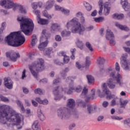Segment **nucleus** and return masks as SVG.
<instances>
[{
    "label": "nucleus",
    "mask_w": 130,
    "mask_h": 130,
    "mask_svg": "<svg viewBox=\"0 0 130 130\" xmlns=\"http://www.w3.org/2000/svg\"><path fill=\"white\" fill-rule=\"evenodd\" d=\"M0 122L3 124H7V126L13 124L17 125L18 129H21V117L17 114L15 110L8 105H4L0 107Z\"/></svg>",
    "instance_id": "obj_1"
},
{
    "label": "nucleus",
    "mask_w": 130,
    "mask_h": 130,
    "mask_svg": "<svg viewBox=\"0 0 130 130\" xmlns=\"http://www.w3.org/2000/svg\"><path fill=\"white\" fill-rule=\"evenodd\" d=\"M101 75L103 76H109L110 78L107 82V84L109 88L110 89H114L115 88V81L117 82V84H118L119 86H122V77L121 75L118 73L115 76V73L114 72V69L112 67H109L106 70L102 69L100 71Z\"/></svg>",
    "instance_id": "obj_2"
},
{
    "label": "nucleus",
    "mask_w": 130,
    "mask_h": 130,
    "mask_svg": "<svg viewBox=\"0 0 130 130\" xmlns=\"http://www.w3.org/2000/svg\"><path fill=\"white\" fill-rule=\"evenodd\" d=\"M69 89L67 88H62L61 86H58L53 90V93L54 95V100L58 101L63 97L64 94H68L71 95L73 92H77L79 93L82 91L83 87L81 85H78L76 88L74 86V83L71 82L69 84Z\"/></svg>",
    "instance_id": "obj_3"
},
{
    "label": "nucleus",
    "mask_w": 130,
    "mask_h": 130,
    "mask_svg": "<svg viewBox=\"0 0 130 130\" xmlns=\"http://www.w3.org/2000/svg\"><path fill=\"white\" fill-rule=\"evenodd\" d=\"M66 26L68 30H71V32L74 34L78 33L79 35H83L86 30V31L93 30V26H90L85 28V26L81 25V23L79 22V19L77 17H74L68 21Z\"/></svg>",
    "instance_id": "obj_4"
},
{
    "label": "nucleus",
    "mask_w": 130,
    "mask_h": 130,
    "mask_svg": "<svg viewBox=\"0 0 130 130\" xmlns=\"http://www.w3.org/2000/svg\"><path fill=\"white\" fill-rule=\"evenodd\" d=\"M4 40L10 46L19 47L25 43V37L22 35V31H19L11 32Z\"/></svg>",
    "instance_id": "obj_5"
},
{
    "label": "nucleus",
    "mask_w": 130,
    "mask_h": 130,
    "mask_svg": "<svg viewBox=\"0 0 130 130\" xmlns=\"http://www.w3.org/2000/svg\"><path fill=\"white\" fill-rule=\"evenodd\" d=\"M17 21L20 22L21 32L26 36L31 35V32L34 29V23L31 19L24 17H18Z\"/></svg>",
    "instance_id": "obj_6"
},
{
    "label": "nucleus",
    "mask_w": 130,
    "mask_h": 130,
    "mask_svg": "<svg viewBox=\"0 0 130 130\" xmlns=\"http://www.w3.org/2000/svg\"><path fill=\"white\" fill-rule=\"evenodd\" d=\"M75 100L72 99L68 100L67 107L60 108L57 110V115L61 119H67L71 115L70 111L75 107Z\"/></svg>",
    "instance_id": "obj_7"
},
{
    "label": "nucleus",
    "mask_w": 130,
    "mask_h": 130,
    "mask_svg": "<svg viewBox=\"0 0 130 130\" xmlns=\"http://www.w3.org/2000/svg\"><path fill=\"white\" fill-rule=\"evenodd\" d=\"M29 69L34 78L37 79L38 73L44 70V60L42 58H38L32 64L29 66Z\"/></svg>",
    "instance_id": "obj_8"
},
{
    "label": "nucleus",
    "mask_w": 130,
    "mask_h": 130,
    "mask_svg": "<svg viewBox=\"0 0 130 130\" xmlns=\"http://www.w3.org/2000/svg\"><path fill=\"white\" fill-rule=\"evenodd\" d=\"M102 90L104 93L107 95V99H114L111 102V106H115V105H118V101H119V99L117 96L114 97V95L111 94V92L109 91V89L107 87V85L106 83H104L102 85Z\"/></svg>",
    "instance_id": "obj_9"
},
{
    "label": "nucleus",
    "mask_w": 130,
    "mask_h": 130,
    "mask_svg": "<svg viewBox=\"0 0 130 130\" xmlns=\"http://www.w3.org/2000/svg\"><path fill=\"white\" fill-rule=\"evenodd\" d=\"M46 30L44 29L42 31L43 35L41 36L40 41V44L38 46V48L39 50L42 51L45 47H46L48 44V38L46 37Z\"/></svg>",
    "instance_id": "obj_10"
},
{
    "label": "nucleus",
    "mask_w": 130,
    "mask_h": 130,
    "mask_svg": "<svg viewBox=\"0 0 130 130\" xmlns=\"http://www.w3.org/2000/svg\"><path fill=\"white\" fill-rule=\"evenodd\" d=\"M86 87V86H84L80 96L81 98H85L86 102H88L90 100H93V99L95 98V89H92L91 90V95L90 96H87V94L88 93V89H87Z\"/></svg>",
    "instance_id": "obj_11"
},
{
    "label": "nucleus",
    "mask_w": 130,
    "mask_h": 130,
    "mask_svg": "<svg viewBox=\"0 0 130 130\" xmlns=\"http://www.w3.org/2000/svg\"><path fill=\"white\" fill-rule=\"evenodd\" d=\"M127 58V54L126 53L123 54L121 57V65L124 71H130V62Z\"/></svg>",
    "instance_id": "obj_12"
},
{
    "label": "nucleus",
    "mask_w": 130,
    "mask_h": 130,
    "mask_svg": "<svg viewBox=\"0 0 130 130\" xmlns=\"http://www.w3.org/2000/svg\"><path fill=\"white\" fill-rule=\"evenodd\" d=\"M106 38L107 40H110V44L111 46L115 45L116 42H115V40H114V35L109 29L107 30Z\"/></svg>",
    "instance_id": "obj_13"
},
{
    "label": "nucleus",
    "mask_w": 130,
    "mask_h": 130,
    "mask_svg": "<svg viewBox=\"0 0 130 130\" xmlns=\"http://www.w3.org/2000/svg\"><path fill=\"white\" fill-rule=\"evenodd\" d=\"M0 5L2 7H4L5 5V9H12L15 6L13 0H1Z\"/></svg>",
    "instance_id": "obj_14"
},
{
    "label": "nucleus",
    "mask_w": 130,
    "mask_h": 130,
    "mask_svg": "<svg viewBox=\"0 0 130 130\" xmlns=\"http://www.w3.org/2000/svg\"><path fill=\"white\" fill-rule=\"evenodd\" d=\"M7 57H9L12 61H17V59L20 57V54L16 52H7Z\"/></svg>",
    "instance_id": "obj_15"
},
{
    "label": "nucleus",
    "mask_w": 130,
    "mask_h": 130,
    "mask_svg": "<svg viewBox=\"0 0 130 130\" xmlns=\"http://www.w3.org/2000/svg\"><path fill=\"white\" fill-rule=\"evenodd\" d=\"M121 5L124 11H129L127 16L130 17V5L127 0H121Z\"/></svg>",
    "instance_id": "obj_16"
},
{
    "label": "nucleus",
    "mask_w": 130,
    "mask_h": 130,
    "mask_svg": "<svg viewBox=\"0 0 130 130\" xmlns=\"http://www.w3.org/2000/svg\"><path fill=\"white\" fill-rule=\"evenodd\" d=\"M4 85L8 89L13 88V81L9 77L4 79Z\"/></svg>",
    "instance_id": "obj_17"
},
{
    "label": "nucleus",
    "mask_w": 130,
    "mask_h": 130,
    "mask_svg": "<svg viewBox=\"0 0 130 130\" xmlns=\"http://www.w3.org/2000/svg\"><path fill=\"white\" fill-rule=\"evenodd\" d=\"M61 30L60 28V25L58 23H52L51 26V30L54 33L56 32H59Z\"/></svg>",
    "instance_id": "obj_18"
},
{
    "label": "nucleus",
    "mask_w": 130,
    "mask_h": 130,
    "mask_svg": "<svg viewBox=\"0 0 130 130\" xmlns=\"http://www.w3.org/2000/svg\"><path fill=\"white\" fill-rule=\"evenodd\" d=\"M55 1L53 0H49L47 2L46 4L44 6V8L45 10H50L51 8L53 7V5H54Z\"/></svg>",
    "instance_id": "obj_19"
},
{
    "label": "nucleus",
    "mask_w": 130,
    "mask_h": 130,
    "mask_svg": "<svg viewBox=\"0 0 130 130\" xmlns=\"http://www.w3.org/2000/svg\"><path fill=\"white\" fill-rule=\"evenodd\" d=\"M97 110V106L95 105H87V111L88 112V113H94L95 112V111Z\"/></svg>",
    "instance_id": "obj_20"
},
{
    "label": "nucleus",
    "mask_w": 130,
    "mask_h": 130,
    "mask_svg": "<svg viewBox=\"0 0 130 130\" xmlns=\"http://www.w3.org/2000/svg\"><path fill=\"white\" fill-rule=\"evenodd\" d=\"M58 55H59V56H63L64 63H68L69 61H70V57L67 56V55H66V53L62 51L59 52Z\"/></svg>",
    "instance_id": "obj_21"
},
{
    "label": "nucleus",
    "mask_w": 130,
    "mask_h": 130,
    "mask_svg": "<svg viewBox=\"0 0 130 130\" xmlns=\"http://www.w3.org/2000/svg\"><path fill=\"white\" fill-rule=\"evenodd\" d=\"M38 116L42 121L45 120V116L40 108L38 109Z\"/></svg>",
    "instance_id": "obj_22"
},
{
    "label": "nucleus",
    "mask_w": 130,
    "mask_h": 130,
    "mask_svg": "<svg viewBox=\"0 0 130 130\" xmlns=\"http://www.w3.org/2000/svg\"><path fill=\"white\" fill-rule=\"evenodd\" d=\"M37 20L38 24H40V25H47L49 23V21L48 20L42 19L40 17L38 18V19Z\"/></svg>",
    "instance_id": "obj_23"
},
{
    "label": "nucleus",
    "mask_w": 130,
    "mask_h": 130,
    "mask_svg": "<svg viewBox=\"0 0 130 130\" xmlns=\"http://www.w3.org/2000/svg\"><path fill=\"white\" fill-rule=\"evenodd\" d=\"M115 26L116 27H117L118 28H119L120 30H123L124 31H128L129 30V28L127 27V26H123L118 22L115 23Z\"/></svg>",
    "instance_id": "obj_24"
},
{
    "label": "nucleus",
    "mask_w": 130,
    "mask_h": 130,
    "mask_svg": "<svg viewBox=\"0 0 130 130\" xmlns=\"http://www.w3.org/2000/svg\"><path fill=\"white\" fill-rule=\"evenodd\" d=\"M33 130H39V122L38 120H36L34 122L31 126Z\"/></svg>",
    "instance_id": "obj_25"
},
{
    "label": "nucleus",
    "mask_w": 130,
    "mask_h": 130,
    "mask_svg": "<svg viewBox=\"0 0 130 130\" xmlns=\"http://www.w3.org/2000/svg\"><path fill=\"white\" fill-rule=\"evenodd\" d=\"M124 17V16L122 14H118L117 13H115L113 15V19H117V20H122Z\"/></svg>",
    "instance_id": "obj_26"
},
{
    "label": "nucleus",
    "mask_w": 130,
    "mask_h": 130,
    "mask_svg": "<svg viewBox=\"0 0 130 130\" xmlns=\"http://www.w3.org/2000/svg\"><path fill=\"white\" fill-rule=\"evenodd\" d=\"M76 45L81 50L84 49V45H83V42H82V41L79 39H77Z\"/></svg>",
    "instance_id": "obj_27"
},
{
    "label": "nucleus",
    "mask_w": 130,
    "mask_h": 130,
    "mask_svg": "<svg viewBox=\"0 0 130 130\" xmlns=\"http://www.w3.org/2000/svg\"><path fill=\"white\" fill-rule=\"evenodd\" d=\"M37 43V37L36 35H34L31 37V46H34L35 45H36V44Z\"/></svg>",
    "instance_id": "obj_28"
},
{
    "label": "nucleus",
    "mask_w": 130,
    "mask_h": 130,
    "mask_svg": "<svg viewBox=\"0 0 130 130\" xmlns=\"http://www.w3.org/2000/svg\"><path fill=\"white\" fill-rule=\"evenodd\" d=\"M119 101L120 102L121 107L123 108H124L125 106H126V104L128 103V101L127 100H122L121 99H119Z\"/></svg>",
    "instance_id": "obj_29"
},
{
    "label": "nucleus",
    "mask_w": 130,
    "mask_h": 130,
    "mask_svg": "<svg viewBox=\"0 0 130 130\" xmlns=\"http://www.w3.org/2000/svg\"><path fill=\"white\" fill-rule=\"evenodd\" d=\"M110 13V7L108 6H105L104 9V14L105 16H108Z\"/></svg>",
    "instance_id": "obj_30"
},
{
    "label": "nucleus",
    "mask_w": 130,
    "mask_h": 130,
    "mask_svg": "<svg viewBox=\"0 0 130 130\" xmlns=\"http://www.w3.org/2000/svg\"><path fill=\"white\" fill-rule=\"evenodd\" d=\"M61 12L63 15H66V16H70V13L71 11L70 10L64 8L62 7L61 9Z\"/></svg>",
    "instance_id": "obj_31"
},
{
    "label": "nucleus",
    "mask_w": 130,
    "mask_h": 130,
    "mask_svg": "<svg viewBox=\"0 0 130 130\" xmlns=\"http://www.w3.org/2000/svg\"><path fill=\"white\" fill-rule=\"evenodd\" d=\"M84 6L86 9V10H87V11H88V12H90V11H91V10H92V6L90 5V4L87 2H84Z\"/></svg>",
    "instance_id": "obj_32"
},
{
    "label": "nucleus",
    "mask_w": 130,
    "mask_h": 130,
    "mask_svg": "<svg viewBox=\"0 0 130 130\" xmlns=\"http://www.w3.org/2000/svg\"><path fill=\"white\" fill-rule=\"evenodd\" d=\"M61 35L62 37H68V36L71 35V31L64 30L61 32Z\"/></svg>",
    "instance_id": "obj_33"
},
{
    "label": "nucleus",
    "mask_w": 130,
    "mask_h": 130,
    "mask_svg": "<svg viewBox=\"0 0 130 130\" xmlns=\"http://www.w3.org/2000/svg\"><path fill=\"white\" fill-rule=\"evenodd\" d=\"M94 22L96 23H102L104 21L105 19L103 17H95L93 18Z\"/></svg>",
    "instance_id": "obj_34"
},
{
    "label": "nucleus",
    "mask_w": 130,
    "mask_h": 130,
    "mask_svg": "<svg viewBox=\"0 0 130 130\" xmlns=\"http://www.w3.org/2000/svg\"><path fill=\"white\" fill-rule=\"evenodd\" d=\"M87 79L88 80V84L90 85L92 83H94V77L91 75H87Z\"/></svg>",
    "instance_id": "obj_35"
},
{
    "label": "nucleus",
    "mask_w": 130,
    "mask_h": 130,
    "mask_svg": "<svg viewBox=\"0 0 130 130\" xmlns=\"http://www.w3.org/2000/svg\"><path fill=\"white\" fill-rule=\"evenodd\" d=\"M16 103L17 104V105L20 107L21 108V110L22 112H24L25 111V109L24 108V106H23V104H22V103L21 102V101L17 100L16 101Z\"/></svg>",
    "instance_id": "obj_36"
},
{
    "label": "nucleus",
    "mask_w": 130,
    "mask_h": 130,
    "mask_svg": "<svg viewBox=\"0 0 130 130\" xmlns=\"http://www.w3.org/2000/svg\"><path fill=\"white\" fill-rule=\"evenodd\" d=\"M85 45L86 47L88 48V49L90 50V51L92 52L94 51V49H93V47H92V45H91V44L89 42H87L85 44Z\"/></svg>",
    "instance_id": "obj_37"
},
{
    "label": "nucleus",
    "mask_w": 130,
    "mask_h": 130,
    "mask_svg": "<svg viewBox=\"0 0 130 130\" xmlns=\"http://www.w3.org/2000/svg\"><path fill=\"white\" fill-rule=\"evenodd\" d=\"M42 14L44 17L47 18L48 19H51L52 18V17L50 15L48 14V13H47V11L46 10H44V11H43Z\"/></svg>",
    "instance_id": "obj_38"
},
{
    "label": "nucleus",
    "mask_w": 130,
    "mask_h": 130,
    "mask_svg": "<svg viewBox=\"0 0 130 130\" xmlns=\"http://www.w3.org/2000/svg\"><path fill=\"white\" fill-rule=\"evenodd\" d=\"M97 62L99 64H104V62H105V60L104 58L100 57L97 60Z\"/></svg>",
    "instance_id": "obj_39"
},
{
    "label": "nucleus",
    "mask_w": 130,
    "mask_h": 130,
    "mask_svg": "<svg viewBox=\"0 0 130 130\" xmlns=\"http://www.w3.org/2000/svg\"><path fill=\"white\" fill-rule=\"evenodd\" d=\"M52 52V48H48L45 52V55H49Z\"/></svg>",
    "instance_id": "obj_40"
},
{
    "label": "nucleus",
    "mask_w": 130,
    "mask_h": 130,
    "mask_svg": "<svg viewBox=\"0 0 130 130\" xmlns=\"http://www.w3.org/2000/svg\"><path fill=\"white\" fill-rule=\"evenodd\" d=\"M6 27H7V23H6V22H3L2 23V26L0 28V32H1V33H3V32H4V30L6 29Z\"/></svg>",
    "instance_id": "obj_41"
},
{
    "label": "nucleus",
    "mask_w": 130,
    "mask_h": 130,
    "mask_svg": "<svg viewBox=\"0 0 130 130\" xmlns=\"http://www.w3.org/2000/svg\"><path fill=\"white\" fill-rule=\"evenodd\" d=\"M76 50H77L76 49V48L71 49L70 50V51L72 53V55L71 56V59H75V52H76Z\"/></svg>",
    "instance_id": "obj_42"
},
{
    "label": "nucleus",
    "mask_w": 130,
    "mask_h": 130,
    "mask_svg": "<svg viewBox=\"0 0 130 130\" xmlns=\"http://www.w3.org/2000/svg\"><path fill=\"white\" fill-rule=\"evenodd\" d=\"M19 11L20 12V13H21V14H26V13H27L26 9H25V8H24L22 6H19Z\"/></svg>",
    "instance_id": "obj_43"
},
{
    "label": "nucleus",
    "mask_w": 130,
    "mask_h": 130,
    "mask_svg": "<svg viewBox=\"0 0 130 130\" xmlns=\"http://www.w3.org/2000/svg\"><path fill=\"white\" fill-rule=\"evenodd\" d=\"M86 67H89L91 64V62L90 61V57L86 56L85 58Z\"/></svg>",
    "instance_id": "obj_44"
},
{
    "label": "nucleus",
    "mask_w": 130,
    "mask_h": 130,
    "mask_svg": "<svg viewBox=\"0 0 130 130\" xmlns=\"http://www.w3.org/2000/svg\"><path fill=\"white\" fill-rule=\"evenodd\" d=\"M33 13L35 14V15H36L37 16V20H38V18H40V11L39 10H34L33 11Z\"/></svg>",
    "instance_id": "obj_45"
},
{
    "label": "nucleus",
    "mask_w": 130,
    "mask_h": 130,
    "mask_svg": "<svg viewBox=\"0 0 130 130\" xmlns=\"http://www.w3.org/2000/svg\"><path fill=\"white\" fill-rule=\"evenodd\" d=\"M0 99L2 100V101H3V102H9V100L8 98H6L2 95H0Z\"/></svg>",
    "instance_id": "obj_46"
},
{
    "label": "nucleus",
    "mask_w": 130,
    "mask_h": 130,
    "mask_svg": "<svg viewBox=\"0 0 130 130\" xmlns=\"http://www.w3.org/2000/svg\"><path fill=\"white\" fill-rule=\"evenodd\" d=\"M77 102L78 103V106L81 105L82 107H86V103H85L83 101L78 100Z\"/></svg>",
    "instance_id": "obj_47"
},
{
    "label": "nucleus",
    "mask_w": 130,
    "mask_h": 130,
    "mask_svg": "<svg viewBox=\"0 0 130 130\" xmlns=\"http://www.w3.org/2000/svg\"><path fill=\"white\" fill-rule=\"evenodd\" d=\"M60 83V78H56L53 81V85H58Z\"/></svg>",
    "instance_id": "obj_48"
},
{
    "label": "nucleus",
    "mask_w": 130,
    "mask_h": 130,
    "mask_svg": "<svg viewBox=\"0 0 130 130\" xmlns=\"http://www.w3.org/2000/svg\"><path fill=\"white\" fill-rule=\"evenodd\" d=\"M35 93L36 94H39L40 95H42L43 94V92H42V90L40 88H38L36 90H35Z\"/></svg>",
    "instance_id": "obj_49"
},
{
    "label": "nucleus",
    "mask_w": 130,
    "mask_h": 130,
    "mask_svg": "<svg viewBox=\"0 0 130 130\" xmlns=\"http://www.w3.org/2000/svg\"><path fill=\"white\" fill-rule=\"evenodd\" d=\"M124 124L130 127V119H126L124 120Z\"/></svg>",
    "instance_id": "obj_50"
},
{
    "label": "nucleus",
    "mask_w": 130,
    "mask_h": 130,
    "mask_svg": "<svg viewBox=\"0 0 130 130\" xmlns=\"http://www.w3.org/2000/svg\"><path fill=\"white\" fill-rule=\"evenodd\" d=\"M38 7V3L37 2H34L31 3V7L34 10H36Z\"/></svg>",
    "instance_id": "obj_51"
},
{
    "label": "nucleus",
    "mask_w": 130,
    "mask_h": 130,
    "mask_svg": "<svg viewBox=\"0 0 130 130\" xmlns=\"http://www.w3.org/2000/svg\"><path fill=\"white\" fill-rule=\"evenodd\" d=\"M80 22H79L80 23L81 25H83V24H85V17L83 16H81L80 18Z\"/></svg>",
    "instance_id": "obj_52"
},
{
    "label": "nucleus",
    "mask_w": 130,
    "mask_h": 130,
    "mask_svg": "<svg viewBox=\"0 0 130 130\" xmlns=\"http://www.w3.org/2000/svg\"><path fill=\"white\" fill-rule=\"evenodd\" d=\"M54 8L55 11H60L61 12V9H62L63 7H61L57 5H55Z\"/></svg>",
    "instance_id": "obj_53"
},
{
    "label": "nucleus",
    "mask_w": 130,
    "mask_h": 130,
    "mask_svg": "<svg viewBox=\"0 0 130 130\" xmlns=\"http://www.w3.org/2000/svg\"><path fill=\"white\" fill-rule=\"evenodd\" d=\"M115 70L117 72H119L120 71V67L118 62H116L115 63Z\"/></svg>",
    "instance_id": "obj_54"
},
{
    "label": "nucleus",
    "mask_w": 130,
    "mask_h": 130,
    "mask_svg": "<svg viewBox=\"0 0 130 130\" xmlns=\"http://www.w3.org/2000/svg\"><path fill=\"white\" fill-rule=\"evenodd\" d=\"M83 16L84 14L81 12H78L76 14V17H77V18H81V17H83Z\"/></svg>",
    "instance_id": "obj_55"
},
{
    "label": "nucleus",
    "mask_w": 130,
    "mask_h": 130,
    "mask_svg": "<svg viewBox=\"0 0 130 130\" xmlns=\"http://www.w3.org/2000/svg\"><path fill=\"white\" fill-rule=\"evenodd\" d=\"M102 105L103 107H105V108H106L108 105H109V103L107 101H104L103 102Z\"/></svg>",
    "instance_id": "obj_56"
},
{
    "label": "nucleus",
    "mask_w": 130,
    "mask_h": 130,
    "mask_svg": "<svg viewBox=\"0 0 130 130\" xmlns=\"http://www.w3.org/2000/svg\"><path fill=\"white\" fill-rule=\"evenodd\" d=\"M123 48L125 52H127V53L130 54V48L123 47Z\"/></svg>",
    "instance_id": "obj_57"
},
{
    "label": "nucleus",
    "mask_w": 130,
    "mask_h": 130,
    "mask_svg": "<svg viewBox=\"0 0 130 130\" xmlns=\"http://www.w3.org/2000/svg\"><path fill=\"white\" fill-rule=\"evenodd\" d=\"M55 39L56 41H61V37L59 35L55 36Z\"/></svg>",
    "instance_id": "obj_58"
},
{
    "label": "nucleus",
    "mask_w": 130,
    "mask_h": 130,
    "mask_svg": "<svg viewBox=\"0 0 130 130\" xmlns=\"http://www.w3.org/2000/svg\"><path fill=\"white\" fill-rule=\"evenodd\" d=\"M111 118H112V119H116L117 120H120L122 119V118H120L119 117L117 116H111Z\"/></svg>",
    "instance_id": "obj_59"
},
{
    "label": "nucleus",
    "mask_w": 130,
    "mask_h": 130,
    "mask_svg": "<svg viewBox=\"0 0 130 130\" xmlns=\"http://www.w3.org/2000/svg\"><path fill=\"white\" fill-rule=\"evenodd\" d=\"M98 4L100 8H103V0H99Z\"/></svg>",
    "instance_id": "obj_60"
},
{
    "label": "nucleus",
    "mask_w": 130,
    "mask_h": 130,
    "mask_svg": "<svg viewBox=\"0 0 130 130\" xmlns=\"http://www.w3.org/2000/svg\"><path fill=\"white\" fill-rule=\"evenodd\" d=\"M92 17H96L97 16V10H94L91 14Z\"/></svg>",
    "instance_id": "obj_61"
},
{
    "label": "nucleus",
    "mask_w": 130,
    "mask_h": 130,
    "mask_svg": "<svg viewBox=\"0 0 130 130\" xmlns=\"http://www.w3.org/2000/svg\"><path fill=\"white\" fill-rule=\"evenodd\" d=\"M76 67L78 68L79 70H82V69H83V66L80 65L79 62H76Z\"/></svg>",
    "instance_id": "obj_62"
},
{
    "label": "nucleus",
    "mask_w": 130,
    "mask_h": 130,
    "mask_svg": "<svg viewBox=\"0 0 130 130\" xmlns=\"http://www.w3.org/2000/svg\"><path fill=\"white\" fill-rule=\"evenodd\" d=\"M26 77V70H24L22 72V79H23Z\"/></svg>",
    "instance_id": "obj_63"
},
{
    "label": "nucleus",
    "mask_w": 130,
    "mask_h": 130,
    "mask_svg": "<svg viewBox=\"0 0 130 130\" xmlns=\"http://www.w3.org/2000/svg\"><path fill=\"white\" fill-rule=\"evenodd\" d=\"M76 126V124L75 123H72L69 126V129H73L74 127Z\"/></svg>",
    "instance_id": "obj_64"
}]
</instances>
